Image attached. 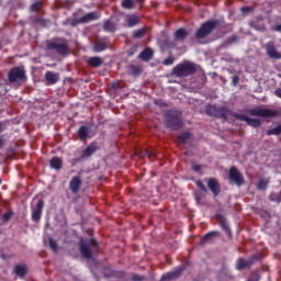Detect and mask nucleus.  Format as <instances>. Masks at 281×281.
Returning a JSON list of instances; mask_svg holds the SVG:
<instances>
[{"label": "nucleus", "mask_w": 281, "mask_h": 281, "mask_svg": "<svg viewBox=\"0 0 281 281\" xmlns=\"http://www.w3.org/2000/svg\"><path fill=\"white\" fill-rule=\"evenodd\" d=\"M195 72L196 66L190 61L179 64L172 70L173 76H176L177 78H186V76H192V74Z\"/></svg>", "instance_id": "obj_1"}, {"label": "nucleus", "mask_w": 281, "mask_h": 281, "mask_svg": "<svg viewBox=\"0 0 281 281\" xmlns=\"http://www.w3.org/2000/svg\"><path fill=\"white\" fill-rule=\"evenodd\" d=\"M218 26V21L211 20L201 25V27L195 33V38H205L210 36L214 30Z\"/></svg>", "instance_id": "obj_2"}, {"label": "nucleus", "mask_w": 281, "mask_h": 281, "mask_svg": "<svg viewBox=\"0 0 281 281\" xmlns=\"http://www.w3.org/2000/svg\"><path fill=\"white\" fill-rule=\"evenodd\" d=\"M25 79V70L20 67H15L9 72V82L15 87H21V80Z\"/></svg>", "instance_id": "obj_3"}, {"label": "nucleus", "mask_w": 281, "mask_h": 281, "mask_svg": "<svg viewBox=\"0 0 281 281\" xmlns=\"http://www.w3.org/2000/svg\"><path fill=\"white\" fill-rule=\"evenodd\" d=\"M248 113L249 115H254L256 117H276V115H278V112L262 106L250 109L248 110Z\"/></svg>", "instance_id": "obj_4"}, {"label": "nucleus", "mask_w": 281, "mask_h": 281, "mask_svg": "<svg viewBox=\"0 0 281 281\" xmlns=\"http://www.w3.org/2000/svg\"><path fill=\"white\" fill-rule=\"evenodd\" d=\"M98 250V243L95 239H91L89 244L85 243V240L80 241V251L83 258H91L92 251Z\"/></svg>", "instance_id": "obj_5"}, {"label": "nucleus", "mask_w": 281, "mask_h": 281, "mask_svg": "<svg viewBox=\"0 0 281 281\" xmlns=\"http://www.w3.org/2000/svg\"><path fill=\"white\" fill-rule=\"evenodd\" d=\"M47 49H54L57 54H60L63 56L67 54V52H69V44H67V41L65 40L49 42L47 44Z\"/></svg>", "instance_id": "obj_6"}, {"label": "nucleus", "mask_w": 281, "mask_h": 281, "mask_svg": "<svg viewBox=\"0 0 281 281\" xmlns=\"http://www.w3.org/2000/svg\"><path fill=\"white\" fill-rule=\"evenodd\" d=\"M228 177L231 181H234L237 186H243L245 183V180L243 178V173L236 169V167H232L228 172Z\"/></svg>", "instance_id": "obj_7"}, {"label": "nucleus", "mask_w": 281, "mask_h": 281, "mask_svg": "<svg viewBox=\"0 0 281 281\" xmlns=\"http://www.w3.org/2000/svg\"><path fill=\"white\" fill-rule=\"evenodd\" d=\"M81 186H82V180L79 177H74L70 180L69 188L74 194H78L80 192Z\"/></svg>", "instance_id": "obj_8"}, {"label": "nucleus", "mask_w": 281, "mask_h": 281, "mask_svg": "<svg viewBox=\"0 0 281 281\" xmlns=\"http://www.w3.org/2000/svg\"><path fill=\"white\" fill-rule=\"evenodd\" d=\"M266 52L270 58H281V53L276 49V45L271 42L266 45Z\"/></svg>", "instance_id": "obj_9"}, {"label": "nucleus", "mask_w": 281, "mask_h": 281, "mask_svg": "<svg viewBox=\"0 0 281 281\" xmlns=\"http://www.w3.org/2000/svg\"><path fill=\"white\" fill-rule=\"evenodd\" d=\"M207 186L210 190L213 192L214 196H218V194H221V184H218V181H216V179H209Z\"/></svg>", "instance_id": "obj_10"}, {"label": "nucleus", "mask_w": 281, "mask_h": 281, "mask_svg": "<svg viewBox=\"0 0 281 281\" xmlns=\"http://www.w3.org/2000/svg\"><path fill=\"white\" fill-rule=\"evenodd\" d=\"M238 120H241V122H246L248 126H254L255 128H258L260 126V120L258 119H251L247 115H237Z\"/></svg>", "instance_id": "obj_11"}, {"label": "nucleus", "mask_w": 281, "mask_h": 281, "mask_svg": "<svg viewBox=\"0 0 281 281\" xmlns=\"http://www.w3.org/2000/svg\"><path fill=\"white\" fill-rule=\"evenodd\" d=\"M45 203L43 200H38L36 207L33 209V221H41V214H43V206Z\"/></svg>", "instance_id": "obj_12"}, {"label": "nucleus", "mask_w": 281, "mask_h": 281, "mask_svg": "<svg viewBox=\"0 0 281 281\" xmlns=\"http://www.w3.org/2000/svg\"><path fill=\"white\" fill-rule=\"evenodd\" d=\"M100 14L98 12H90L78 20V23H89L91 21H98Z\"/></svg>", "instance_id": "obj_13"}, {"label": "nucleus", "mask_w": 281, "mask_h": 281, "mask_svg": "<svg viewBox=\"0 0 281 281\" xmlns=\"http://www.w3.org/2000/svg\"><path fill=\"white\" fill-rule=\"evenodd\" d=\"M45 78L48 85H56L58 82V74L56 72L47 71Z\"/></svg>", "instance_id": "obj_14"}, {"label": "nucleus", "mask_w": 281, "mask_h": 281, "mask_svg": "<svg viewBox=\"0 0 281 281\" xmlns=\"http://www.w3.org/2000/svg\"><path fill=\"white\" fill-rule=\"evenodd\" d=\"M183 271V269L178 268L176 271L173 272H169L167 274H164L161 278V281H166V280H173V278H179V276H181V272Z\"/></svg>", "instance_id": "obj_15"}, {"label": "nucleus", "mask_w": 281, "mask_h": 281, "mask_svg": "<svg viewBox=\"0 0 281 281\" xmlns=\"http://www.w3.org/2000/svg\"><path fill=\"white\" fill-rule=\"evenodd\" d=\"M189 33L186 31V29H179L175 32V38L176 41H184V38H188Z\"/></svg>", "instance_id": "obj_16"}, {"label": "nucleus", "mask_w": 281, "mask_h": 281, "mask_svg": "<svg viewBox=\"0 0 281 281\" xmlns=\"http://www.w3.org/2000/svg\"><path fill=\"white\" fill-rule=\"evenodd\" d=\"M103 60L100 57H91L88 59L89 67L98 68L102 65Z\"/></svg>", "instance_id": "obj_17"}, {"label": "nucleus", "mask_w": 281, "mask_h": 281, "mask_svg": "<svg viewBox=\"0 0 281 281\" xmlns=\"http://www.w3.org/2000/svg\"><path fill=\"white\" fill-rule=\"evenodd\" d=\"M139 58H140L142 60H146V61L150 60V58H153V49H150V48L144 49V50L139 54Z\"/></svg>", "instance_id": "obj_18"}, {"label": "nucleus", "mask_w": 281, "mask_h": 281, "mask_svg": "<svg viewBox=\"0 0 281 281\" xmlns=\"http://www.w3.org/2000/svg\"><path fill=\"white\" fill-rule=\"evenodd\" d=\"M78 135H79V139H81V142H85V139L89 137V127L81 126L78 131Z\"/></svg>", "instance_id": "obj_19"}, {"label": "nucleus", "mask_w": 281, "mask_h": 281, "mask_svg": "<svg viewBox=\"0 0 281 281\" xmlns=\"http://www.w3.org/2000/svg\"><path fill=\"white\" fill-rule=\"evenodd\" d=\"M50 167L55 170H60L63 168V159L55 157L50 160Z\"/></svg>", "instance_id": "obj_20"}, {"label": "nucleus", "mask_w": 281, "mask_h": 281, "mask_svg": "<svg viewBox=\"0 0 281 281\" xmlns=\"http://www.w3.org/2000/svg\"><path fill=\"white\" fill-rule=\"evenodd\" d=\"M14 273L20 278H23L25 273H27V267L25 266H16L14 269Z\"/></svg>", "instance_id": "obj_21"}, {"label": "nucleus", "mask_w": 281, "mask_h": 281, "mask_svg": "<svg viewBox=\"0 0 281 281\" xmlns=\"http://www.w3.org/2000/svg\"><path fill=\"white\" fill-rule=\"evenodd\" d=\"M127 23L130 27H134L139 23V16L137 15H127Z\"/></svg>", "instance_id": "obj_22"}, {"label": "nucleus", "mask_w": 281, "mask_h": 281, "mask_svg": "<svg viewBox=\"0 0 281 281\" xmlns=\"http://www.w3.org/2000/svg\"><path fill=\"white\" fill-rule=\"evenodd\" d=\"M249 265H251V262L240 258L237 260V269L240 271L243 269H247V267H249Z\"/></svg>", "instance_id": "obj_23"}, {"label": "nucleus", "mask_w": 281, "mask_h": 281, "mask_svg": "<svg viewBox=\"0 0 281 281\" xmlns=\"http://www.w3.org/2000/svg\"><path fill=\"white\" fill-rule=\"evenodd\" d=\"M122 8L125 10H133V8H135V0H123Z\"/></svg>", "instance_id": "obj_24"}, {"label": "nucleus", "mask_w": 281, "mask_h": 281, "mask_svg": "<svg viewBox=\"0 0 281 281\" xmlns=\"http://www.w3.org/2000/svg\"><path fill=\"white\" fill-rule=\"evenodd\" d=\"M93 153H95V145H91V146L87 147L82 153V157H91V155H93Z\"/></svg>", "instance_id": "obj_25"}, {"label": "nucleus", "mask_w": 281, "mask_h": 281, "mask_svg": "<svg viewBox=\"0 0 281 281\" xmlns=\"http://www.w3.org/2000/svg\"><path fill=\"white\" fill-rule=\"evenodd\" d=\"M94 52H104V49H106V43L100 41V42H97L94 44V47H93Z\"/></svg>", "instance_id": "obj_26"}, {"label": "nucleus", "mask_w": 281, "mask_h": 281, "mask_svg": "<svg viewBox=\"0 0 281 281\" xmlns=\"http://www.w3.org/2000/svg\"><path fill=\"white\" fill-rule=\"evenodd\" d=\"M146 155L150 161H155L157 159V150L154 148L147 149Z\"/></svg>", "instance_id": "obj_27"}, {"label": "nucleus", "mask_w": 281, "mask_h": 281, "mask_svg": "<svg viewBox=\"0 0 281 281\" xmlns=\"http://www.w3.org/2000/svg\"><path fill=\"white\" fill-rule=\"evenodd\" d=\"M206 113L209 114V115H218V108H216L215 105H210V106H207V109H206Z\"/></svg>", "instance_id": "obj_28"}, {"label": "nucleus", "mask_w": 281, "mask_h": 281, "mask_svg": "<svg viewBox=\"0 0 281 281\" xmlns=\"http://www.w3.org/2000/svg\"><path fill=\"white\" fill-rule=\"evenodd\" d=\"M104 30H106V32H114L115 30V24L111 21H106L104 23Z\"/></svg>", "instance_id": "obj_29"}, {"label": "nucleus", "mask_w": 281, "mask_h": 281, "mask_svg": "<svg viewBox=\"0 0 281 281\" xmlns=\"http://www.w3.org/2000/svg\"><path fill=\"white\" fill-rule=\"evenodd\" d=\"M268 135H281V125L269 130Z\"/></svg>", "instance_id": "obj_30"}, {"label": "nucleus", "mask_w": 281, "mask_h": 281, "mask_svg": "<svg viewBox=\"0 0 281 281\" xmlns=\"http://www.w3.org/2000/svg\"><path fill=\"white\" fill-rule=\"evenodd\" d=\"M189 139H190V133H184L178 137V142L180 144H186V142Z\"/></svg>", "instance_id": "obj_31"}, {"label": "nucleus", "mask_w": 281, "mask_h": 281, "mask_svg": "<svg viewBox=\"0 0 281 281\" xmlns=\"http://www.w3.org/2000/svg\"><path fill=\"white\" fill-rule=\"evenodd\" d=\"M269 186V180H260L258 183L259 190H267V187Z\"/></svg>", "instance_id": "obj_32"}, {"label": "nucleus", "mask_w": 281, "mask_h": 281, "mask_svg": "<svg viewBox=\"0 0 281 281\" xmlns=\"http://www.w3.org/2000/svg\"><path fill=\"white\" fill-rule=\"evenodd\" d=\"M41 8H43V2H35L31 5V10L33 12H38V10H41Z\"/></svg>", "instance_id": "obj_33"}, {"label": "nucleus", "mask_w": 281, "mask_h": 281, "mask_svg": "<svg viewBox=\"0 0 281 281\" xmlns=\"http://www.w3.org/2000/svg\"><path fill=\"white\" fill-rule=\"evenodd\" d=\"M144 34H146V30L140 29V30L134 32V37L142 38V36H144Z\"/></svg>", "instance_id": "obj_34"}, {"label": "nucleus", "mask_w": 281, "mask_h": 281, "mask_svg": "<svg viewBox=\"0 0 281 281\" xmlns=\"http://www.w3.org/2000/svg\"><path fill=\"white\" fill-rule=\"evenodd\" d=\"M49 247L53 251L58 250V245L56 244V240H54L53 238H49Z\"/></svg>", "instance_id": "obj_35"}, {"label": "nucleus", "mask_w": 281, "mask_h": 281, "mask_svg": "<svg viewBox=\"0 0 281 281\" xmlns=\"http://www.w3.org/2000/svg\"><path fill=\"white\" fill-rule=\"evenodd\" d=\"M169 126H170V128L177 130V128H181L182 123H181V121L179 119H176V124L172 125V123H169Z\"/></svg>", "instance_id": "obj_36"}, {"label": "nucleus", "mask_w": 281, "mask_h": 281, "mask_svg": "<svg viewBox=\"0 0 281 281\" xmlns=\"http://www.w3.org/2000/svg\"><path fill=\"white\" fill-rule=\"evenodd\" d=\"M162 64L166 65V66L173 65L175 64V57H168L167 59H165L162 61Z\"/></svg>", "instance_id": "obj_37"}, {"label": "nucleus", "mask_w": 281, "mask_h": 281, "mask_svg": "<svg viewBox=\"0 0 281 281\" xmlns=\"http://www.w3.org/2000/svg\"><path fill=\"white\" fill-rule=\"evenodd\" d=\"M192 170H194V172L201 173V171L203 170V166H201V165H193L192 166Z\"/></svg>", "instance_id": "obj_38"}, {"label": "nucleus", "mask_w": 281, "mask_h": 281, "mask_svg": "<svg viewBox=\"0 0 281 281\" xmlns=\"http://www.w3.org/2000/svg\"><path fill=\"white\" fill-rule=\"evenodd\" d=\"M196 186L198 188H201L203 192H207V188H205V184H203V182H201L200 180L196 181Z\"/></svg>", "instance_id": "obj_39"}, {"label": "nucleus", "mask_w": 281, "mask_h": 281, "mask_svg": "<svg viewBox=\"0 0 281 281\" xmlns=\"http://www.w3.org/2000/svg\"><path fill=\"white\" fill-rule=\"evenodd\" d=\"M132 281H143L144 278L137 276V274H133L132 278H131Z\"/></svg>", "instance_id": "obj_40"}, {"label": "nucleus", "mask_w": 281, "mask_h": 281, "mask_svg": "<svg viewBox=\"0 0 281 281\" xmlns=\"http://www.w3.org/2000/svg\"><path fill=\"white\" fill-rule=\"evenodd\" d=\"M3 221H10L12 218V213H5L3 216H2Z\"/></svg>", "instance_id": "obj_41"}, {"label": "nucleus", "mask_w": 281, "mask_h": 281, "mask_svg": "<svg viewBox=\"0 0 281 281\" xmlns=\"http://www.w3.org/2000/svg\"><path fill=\"white\" fill-rule=\"evenodd\" d=\"M222 227L227 232L229 228L227 227V223H225V220H222L221 222Z\"/></svg>", "instance_id": "obj_42"}, {"label": "nucleus", "mask_w": 281, "mask_h": 281, "mask_svg": "<svg viewBox=\"0 0 281 281\" xmlns=\"http://www.w3.org/2000/svg\"><path fill=\"white\" fill-rule=\"evenodd\" d=\"M214 236V233L206 234L203 240H210Z\"/></svg>", "instance_id": "obj_43"}, {"label": "nucleus", "mask_w": 281, "mask_h": 281, "mask_svg": "<svg viewBox=\"0 0 281 281\" xmlns=\"http://www.w3.org/2000/svg\"><path fill=\"white\" fill-rule=\"evenodd\" d=\"M241 12H251V7L241 8Z\"/></svg>", "instance_id": "obj_44"}, {"label": "nucleus", "mask_w": 281, "mask_h": 281, "mask_svg": "<svg viewBox=\"0 0 281 281\" xmlns=\"http://www.w3.org/2000/svg\"><path fill=\"white\" fill-rule=\"evenodd\" d=\"M238 77H233V85H234V87H236V85H238Z\"/></svg>", "instance_id": "obj_45"}, {"label": "nucleus", "mask_w": 281, "mask_h": 281, "mask_svg": "<svg viewBox=\"0 0 281 281\" xmlns=\"http://www.w3.org/2000/svg\"><path fill=\"white\" fill-rule=\"evenodd\" d=\"M4 144H5V140L3 138H0V148H3Z\"/></svg>", "instance_id": "obj_46"}, {"label": "nucleus", "mask_w": 281, "mask_h": 281, "mask_svg": "<svg viewBox=\"0 0 281 281\" xmlns=\"http://www.w3.org/2000/svg\"><path fill=\"white\" fill-rule=\"evenodd\" d=\"M274 30H276V32H281V24L277 25V26L274 27Z\"/></svg>", "instance_id": "obj_47"}, {"label": "nucleus", "mask_w": 281, "mask_h": 281, "mask_svg": "<svg viewBox=\"0 0 281 281\" xmlns=\"http://www.w3.org/2000/svg\"><path fill=\"white\" fill-rule=\"evenodd\" d=\"M248 281H258V278H256V279L254 280V277H250V278L248 279Z\"/></svg>", "instance_id": "obj_48"}, {"label": "nucleus", "mask_w": 281, "mask_h": 281, "mask_svg": "<svg viewBox=\"0 0 281 281\" xmlns=\"http://www.w3.org/2000/svg\"><path fill=\"white\" fill-rule=\"evenodd\" d=\"M138 1H144V0H138Z\"/></svg>", "instance_id": "obj_49"}]
</instances>
